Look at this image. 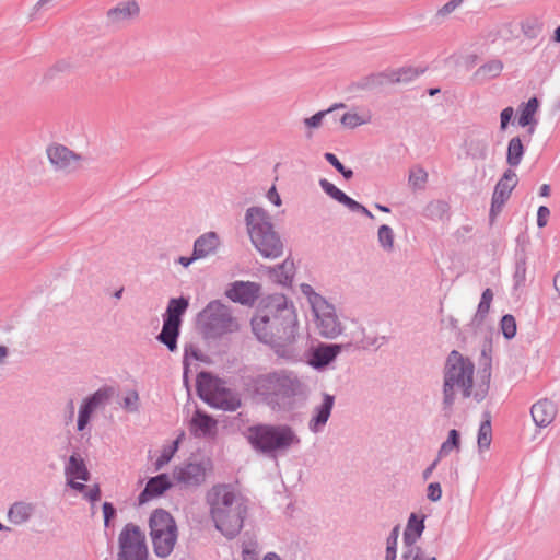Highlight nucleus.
I'll return each mask as SVG.
<instances>
[{
    "label": "nucleus",
    "instance_id": "39",
    "mask_svg": "<svg viewBox=\"0 0 560 560\" xmlns=\"http://www.w3.org/2000/svg\"><path fill=\"white\" fill-rule=\"evenodd\" d=\"M399 536V526H395L387 538L386 557L385 560L396 559L397 540Z\"/></svg>",
    "mask_w": 560,
    "mask_h": 560
},
{
    "label": "nucleus",
    "instance_id": "32",
    "mask_svg": "<svg viewBox=\"0 0 560 560\" xmlns=\"http://www.w3.org/2000/svg\"><path fill=\"white\" fill-rule=\"evenodd\" d=\"M492 441V429L490 420H486L480 424L478 431V447L480 451L488 450Z\"/></svg>",
    "mask_w": 560,
    "mask_h": 560
},
{
    "label": "nucleus",
    "instance_id": "17",
    "mask_svg": "<svg viewBox=\"0 0 560 560\" xmlns=\"http://www.w3.org/2000/svg\"><path fill=\"white\" fill-rule=\"evenodd\" d=\"M259 294V285L249 281H236L226 290V296L233 302L250 305Z\"/></svg>",
    "mask_w": 560,
    "mask_h": 560
},
{
    "label": "nucleus",
    "instance_id": "53",
    "mask_svg": "<svg viewBox=\"0 0 560 560\" xmlns=\"http://www.w3.org/2000/svg\"><path fill=\"white\" fill-rule=\"evenodd\" d=\"M55 0H38L32 8L33 14H37L52 7Z\"/></svg>",
    "mask_w": 560,
    "mask_h": 560
},
{
    "label": "nucleus",
    "instance_id": "36",
    "mask_svg": "<svg viewBox=\"0 0 560 560\" xmlns=\"http://www.w3.org/2000/svg\"><path fill=\"white\" fill-rule=\"evenodd\" d=\"M343 107H345V104H342V103L335 104L332 107H330L327 110L318 112L315 115H313L312 117L305 118L304 124L307 128H318L322 125L323 119L326 116V114L332 112L334 109L343 108Z\"/></svg>",
    "mask_w": 560,
    "mask_h": 560
},
{
    "label": "nucleus",
    "instance_id": "62",
    "mask_svg": "<svg viewBox=\"0 0 560 560\" xmlns=\"http://www.w3.org/2000/svg\"><path fill=\"white\" fill-rule=\"evenodd\" d=\"M436 464H438V460H435L429 468L425 469V471L423 472L424 479H428L430 477V475L434 470Z\"/></svg>",
    "mask_w": 560,
    "mask_h": 560
},
{
    "label": "nucleus",
    "instance_id": "48",
    "mask_svg": "<svg viewBox=\"0 0 560 560\" xmlns=\"http://www.w3.org/2000/svg\"><path fill=\"white\" fill-rule=\"evenodd\" d=\"M139 395L136 390L127 393L124 398V407L130 411H135L138 408Z\"/></svg>",
    "mask_w": 560,
    "mask_h": 560
},
{
    "label": "nucleus",
    "instance_id": "56",
    "mask_svg": "<svg viewBox=\"0 0 560 560\" xmlns=\"http://www.w3.org/2000/svg\"><path fill=\"white\" fill-rule=\"evenodd\" d=\"M103 513H104V523H105V526H108L109 524V520L112 517H114L115 515V509L113 508V505L108 502H105L103 504Z\"/></svg>",
    "mask_w": 560,
    "mask_h": 560
},
{
    "label": "nucleus",
    "instance_id": "54",
    "mask_svg": "<svg viewBox=\"0 0 560 560\" xmlns=\"http://www.w3.org/2000/svg\"><path fill=\"white\" fill-rule=\"evenodd\" d=\"M256 544L246 545L243 548V560H257Z\"/></svg>",
    "mask_w": 560,
    "mask_h": 560
},
{
    "label": "nucleus",
    "instance_id": "41",
    "mask_svg": "<svg viewBox=\"0 0 560 560\" xmlns=\"http://www.w3.org/2000/svg\"><path fill=\"white\" fill-rule=\"evenodd\" d=\"M501 329L506 339L516 335V320L512 315H504L501 320Z\"/></svg>",
    "mask_w": 560,
    "mask_h": 560
},
{
    "label": "nucleus",
    "instance_id": "38",
    "mask_svg": "<svg viewBox=\"0 0 560 560\" xmlns=\"http://www.w3.org/2000/svg\"><path fill=\"white\" fill-rule=\"evenodd\" d=\"M94 410L95 407L85 399L79 411L78 430L82 431L86 427Z\"/></svg>",
    "mask_w": 560,
    "mask_h": 560
},
{
    "label": "nucleus",
    "instance_id": "6",
    "mask_svg": "<svg viewBox=\"0 0 560 560\" xmlns=\"http://www.w3.org/2000/svg\"><path fill=\"white\" fill-rule=\"evenodd\" d=\"M150 536L154 552L159 557H167L177 541V526L173 516L165 510H155L149 520Z\"/></svg>",
    "mask_w": 560,
    "mask_h": 560
},
{
    "label": "nucleus",
    "instance_id": "16",
    "mask_svg": "<svg viewBox=\"0 0 560 560\" xmlns=\"http://www.w3.org/2000/svg\"><path fill=\"white\" fill-rule=\"evenodd\" d=\"M140 15V5L135 0L117 3L106 12V21L112 26L128 25Z\"/></svg>",
    "mask_w": 560,
    "mask_h": 560
},
{
    "label": "nucleus",
    "instance_id": "51",
    "mask_svg": "<svg viewBox=\"0 0 560 560\" xmlns=\"http://www.w3.org/2000/svg\"><path fill=\"white\" fill-rule=\"evenodd\" d=\"M550 211L546 206H540L537 211V225L544 228L548 223Z\"/></svg>",
    "mask_w": 560,
    "mask_h": 560
},
{
    "label": "nucleus",
    "instance_id": "12",
    "mask_svg": "<svg viewBox=\"0 0 560 560\" xmlns=\"http://www.w3.org/2000/svg\"><path fill=\"white\" fill-rule=\"evenodd\" d=\"M200 322L214 334H224L237 329L229 308L219 301L210 302L199 314Z\"/></svg>",
    "mask_w": 560,
    "mask_h": 560
},
{
    "label": "nucleus",
    "instance_id": "46",
    "mask_svg": "<svg viewBox=\"0 0 560 560\" xmlns=\"http://www.w3.org/2000/svg\"><path fill=\"white\" fill-rule=\"evenodd\" d=\"M294 264L293 261L287 259L283 264L278 268V270L282 271L283 278L279 279L280 282L285 283L290 281L293 277Z\"/></svg>",
    "mask_w": 560,
    "mask_h": 560
},
{
    "label": "nucleus",
    "instance_id": "37",
    "mask_svg": "<svg viewBox=\"0 0 560 560\" xmlns=\"http://www.w3.org/2000/svg\"><path fill=\"white\" fill-rule=\"evenodd\" d=\"M378 242L383 248L390 250L394 246V232L388 225L378 229Z\"/></svg>",
    "mask_w": 560,
    "mask_h": 560
},
{
    "label": "nucleus",
    "instance_id": "29",
    "mask_svg": "<svg viewBox=\"0 0 560 560\" xmlns=\"http://www.w3.org/2000/svg\"><path fill=\"white\" fill-rule=\"evenodd\" d=\"M524 155V145L518 137L512 138L508 145L506 162L510 166H517Z\"/></svg>",
    "mask_w": 560,
    "mask_h": 560
},
{
    "label": "nucleus",
    "instance_id": "57",
    "mask_svg": "<svg viewBox=\"0 0 560 560\" xmlns=\"http://www.w3.org/2000/svg\"><path fill=\"white\" fill-rule=\"evenodd\" d=\"M340 203L347 206L352 211H360V209L362 208V205H360L359 202H357L347 195L343 197Z\"/></svg>",
    "mask_w": 560,
    "mask_h": 560
},
{
    "label": "nucleus",
    "instance_id": "58",
    "mask_svg": "<svg viewBox=\"0 0 560 560\" xmlns=\"http://www.w3.org/2000/svg\"><path fill=\"white\" fill-rule=\"evenodd\" d=\"M85 495L93 502L100 500L101 492L98 487L92 488Z\"/></svg>",
    "mask_w": 560,
    "mask_h": 560
},
{
    "label": "nucleus",
    "instance_id": "59",
    "mask_svg": "<svg viewBox=\"0 0 560 560\" xmlns=\"http://www.w3.org/2000/svg\"><path fill=\"white\" fill-rule=\"evenodd\" d=\"M553 287L558 295L560 296V270L553 277Z\"/></svg>",
    "mask_w": 560,
    "mask_h": 560
},
{
    "label": "nucleus",
    "instance_id": "47",
    "mask_svg": "<svg viewBox=\"0 0 560 560\" xmlns=\"http://www.w3.org/2000/svg\"><path fill=\"white\" fill-rule=\"evenodd\" d=\"M522 30L526 36H535L541 30V24L534 20H526L522 24Z\"/></svg>",
    "mask_w": 560,
    "mask_h": 560
},
{
    "label": "nucleus",
    "instance_id": "61",
    "mask_svg": "<svg viewBox=\"0 0 560 560\" xmlns=\"http://www.w3.org/2000/svg\"><path fill=\"white\" fill-rule=\"evenodd\" d=\"M549 194H550V186L548 184L541 185V187H540V195L542 197H548Z\"/></svg>",
    "mask_w": 560,
    "mask_h": 560
},
{
    "label": "nucleus",
    "instance_id": "9",
    "mask_svg": "<svg viewBox=\"0 0 560 560\" xmlns=\"http://www.w3.org/2000/svg\"><path fill=\"white\" fill-rule=\"evenodd\" d=\"M301 291L308 298L319 334L326 338L337 337L341 332V325L334 306L315 293L310 284H302Z\"/></svg>",
    "mask_w": 560,
    "mask_h": 560
},
{
    "label": "nucleus",
    "instance_id": "20",
    "mask_svg": "<svg viewBox=\"0 0 560 560\" xmlns=\"http://www.w3.org/2000/svg\"><path fill=\"white\" fill-rule=\"evenodd\" d=\"M220 238L215 232H207L199 236L194 244V258H205L218 249Z\"/></svg>",
    "mask_w": 560,
    "mask_h": 560
},
{
    "label": "nucleus",
    "instance_id": "2",
    "mask_svg": "<svg viewBox=\"0 0 560 560\" xmlns=\"http://www.w3.org/2000/svg\"><path fill=\"white\" fill-rule=\"evenodd\" d=\"M210 515L215 528L225 537H235L242 529L247 506L230 487L219 485L208 492Z\"/></svg>",
    "mask_w": 560,
    "mask_h": 560
},
{
    "label": "nucleus",
    "instance_id": "33",
    "mask_svg": "<svg viewBox=\"0 0 560 560\" xmlns=\"http://www.w3.org/2000/svg\"><path fill=\"white\" fill-rule=\"evenodd\" d=\"M502 69H503V63L500 60H491V61L482 65L477 70V75H479L483 79L494 78L501 73Z\"/></svg>",
    "mask_w": 560,
    "mask_h": 560
},
{
    "label": "nucleus",
    "instance_id": "50",
    "mask_svg": "<svg viewBox=\"0 0 560 560\" xmlns=\"http://www.w3.org/2000/svg\"><path fill=\"white\" fill-rule=\"evenodd\" d=\"M442 497V489H441V486L439 482H432L428 486V498L433 501V502H436L441 499Z\"/></svg>",
    "mask_w": 560,
    "mask_h": 560
},
{
    "label": "nucleus",
    "instance_id": "25",
    "mask_svg": "<svg viewBox=\"0 0 560 560\" xmlns=\"http://www.w3.org/2000/svg\"><path fill=\"white\" fill-rule=\"evenodd\" d=\"M466 154L474 160H485L488 155V141L478 136L465 140Z\"/></svg>",
    "mask_w": 560,
    "mask_h": 560
},
{
    "label": "nucleus",
    "instance_id": "8",
    "mask_svg": "<svg viewBox=\"0 0 560 560\" xmlns=\"http://www.w3.org/2000/svg\"><path fill=\"white\" fill-rule=\"evenodd\" d=\"M248 442L261 452H271L290 446L294 441L292 431L285 427L254 425L248 428Z\"/></svg>",
    "mask_w": 560,
    "mask_h": 560
},
{
    "label": "nucleus",
    "instance_id": "3",
    "mask_svg": "<svg viewBox=\"0 0 560 560\" xmlns=\"http://www.w3.org/2000/svg\"><path fill=\"white\" fill-rule=\"evenodd\" d=\"M475 365L456 350L451 351L444 366L443 382V406L450 410L459 393L464 398L474 396L477 400L482 399L485 389L474 392Z\"/></svg>",
    "mask_w": 560,
    "mask_h": 560
},
{
    "label": "nucleus",
    "instance_id": "60",
    "mask_svg": "<svg viewBox=\"0 0 560 560\" xmlns=\"http://www.w3.org/2000/svg\"><path fill=\"white\" fill-rule=\"evenodd\" d=\"M198 258H194V255L189 258L187 257H180L179 258V264L183 265L184 267H188L194 260H197Z\"/></svg>",
    "mask_w": 560,
    "mask_h": 560
},
{
    "label": "nucleus",
    "instance_id": "14",
    "mask_svg": "<svg viewBox=\"0 0 560 560\" xmlns=\"http://www.w3.org/2000/svg\"><path fill=\"white\" fill-rule=\"evenodd\" d=\"M517 183L516 173L512 170H506L494 187L490 210L491 217H495L501 211Z\"/></svg>",
    "mask_w": 560,
    "mask_h": 560
},
{
    "label": "nucleus",
    "instance_id": "45",
    "mask_svg": "<svg viewBox=\"0 0 560 560\" xmlns=\"http://www.w3.org/2000/svg\"><path fill=\"white\" fill-rule=\"evenodd\" d=\"M492 299H493V293H492L491 289H486L481 295V301L478 305V313L487 314L489 312Z\"/></svg>",
    "mask_w": 560,
    "mask_h": 560
},
{
    "label": "nucleus",
    "instance_id": "18",
    "mask_svg": "<svg viewBox=\"0 0 560 560\" xmlns=\"http://www.w3.org/2000/svg\"><path fill=\"white\" fill-rule=\"evenodd\" d=\"M557 405L549 399H540L530 408L533 421L539 428H547L556 419Z\"/></svg>",
    "mask_w": 560,
    "mask_h": 560
},
{
    "label": "nucleus",
    "instance_id": "19",
    "mask_svg": "<svg viewBox=\"0 0 560 560\" xmlns=\"http://www.w3.org/2000/svg\"><path fill=\"white\" fill-rule=\"evenodd\" d=\"M66 474L68 477V482L72 488L79 491H82L84 489V485L82 482L75 481H86L89 479V471L80 457L75 455H72L70 457L69 463L66 467Z\"/></svg>",
    "mask_w": 560,
    "mask_h": 560
},
{
    "label": "nucleus",
    "instance_id": "63",
    "mask_svg": "<svg viewBox=\"0 0 560 560\" xmlns=\"http://www.w3.org/2000/svg\"><path fill=\"white\" fill-rule=\"evenodd\" d=\"M552 39L556 43H560V25L555 30Z\"/></svg>",
    "mask_w": 560,
    "mask_h": 560
},
{
    "label": "nucleus",
    "instance_id": "31",
    "mask_svg": "<svg viewBox=\"0 0 560 560\" xmlns=\"http://www.w3.org/2000/svg\"><path fill=\"white\" fill-rule=\"evenodd\" d=\"M184 433L182 432L178 438L173 441L172 444L170 445H166L163 447L162 450V453L160 455V457L156 459V467L158 468H161L163 467L164 465H166L171 459L172 457L175 455V453L177 452L178 450V444L180 443L182 439L184 438Z\"/></svg>",
    "mask_w": 560,
    "mask_h": 560
},
{
    "label": "nucleus",
    "instance_id": "40",
    "mask_svg": "<svg viewBox=\"0 0 560 560\" xmlns=\"http://www.w3.org/2000/svg\"><path fill=\"white\" fill-rule=\"evenodd\" d=\"M428 180V173L421 167L410 171L409 183L416 188H422Z\"/></svg>",
    "mask_w": 560,
    "mask_h": 560
},
{
    "label": "nucleus",
    "instance_id": "4",
    "mask_svg": "<svg viewBox=\"0 0 560 560\" xmlns=\"http://www.w3.org/2000/svg\"><path fill=\"white\" fill-rule=\"evenodd\" d=\"M246 225L252 243L266 258H278L282 255V243L272 229L265 209L252 207L246 212Z\"/></svg>",
    "mask_w": 560,
    "mask_h": 560
},
{
    "label": "nucleus",
    "instance_id": "43",
    "mask_svg": "<svg viewBox=\"0 0 560 560\" xmlns=\"http://www.w3.org/2000/svg\"><path fill=\"white\" fill-rule=\"evenodd\" d=\"M325 159L338 171L340 172L346 179H350L353 175L351 170L345 168V166L340 163L337 156L332 153H325Z\"/></svg>",
    "mask_w": 560,
    "mask_h": 560
},
{
    "label": "nucleus",
    "instance_id": "44",
    "mask_svg": "<svg viewBox=\"0 0 560 560\" xmlns=\"http://www.w3.org/2000/svg\"><path fill=\"white\" fill-rule=\"evenodd\" d=\"M406 560H436L435 557H429L420 548L406 549L404 552Z\"/></svg>",
    "mask_w": 560,
    "mask_h": 560
},
{
    "label": "nucleus",
    "instance_id": "15",
    "mask_svg": "<svg viewBox=\"0 0 560 560\" xmlns=\"http://www.w3.org/2000/svg\"><path fill=\"white\" fill-rule=\"evenodd\" d=\"M212 469L210 459L201 463H189L174 470V479L185 486H197L206 480L207 474Z\"/></svg>",
    "mask_w": 560,
    "mask_h": 560
},
{
    "label": "nucleus",
    "instance_id": "13",
    "mask_svg": "<svg viewBox=\"0 0 560 560\" xmlns=\"http://www.w3.org/2000/svg\"><path fill=\"white\" fill-rule=\"evenodd\" d=\"M47 156L56 171L70 173L75 171L81 156L62 144H51L47 148Z\"/></svg>",
    "mask_w": 560,
    "mask_h": 560
},
{
    "label": "nucleus",
    "instance_id": "26",
    "mask_svg": "<svg viewBox=\"0 0 560 560\" xmlns=\"http://www.w3.org/2000/svg\"><path fill=\"white\" fill-rule=\"evenodd\" d=\"M334 406V397L325 394L323 398V402L320 406L316 409V416L311 420L310 427L313 431H317L320 427L326 424L331 409Z\"/></svg>",
    "mask_w": 560,
    "mask_h": 560
},
{
    "label": "nucleus",
    "instance_id": "28",
    "mask_svg": "<svg viewBox=\"0 0 560 560\" xmlns=\"http://www.w3.org/2000/svg\"><path fill=\"white\" fill-rule=\"evenodd\" d=\"M539 107V102L536 97H532L527 103L521 106V113L518 117V125L526 127L528 125L536 124L535 114Z\"/></svg>",
    "mask_w": 560,
    "mask_h": 560
},
{
    "label": "nucleus",
    "instance_id": "10",
    "mask_svg": "<svg viewBox=\"0 0 560 560\" xmlns=\"http://www.w3.org/2000/svg\"><path fill=\"white\" fill-rule=\"evenodd\" d=\"M188 306L189 301L186 298L171 299L168 302L163 328L158 338L171 351H174L177 347V337L182 323L180 316L186 312Z\"/></svg>",
    "mask_w": 560,
    "mask_h": 560
},
{
    "label": "nucleus",
    "instance_id": "49",
    "mask_svg": "<svg viewBox=\"0 0 560 560\" xmlns=\"http://www.w3.org/2000/svg\"><path fill=\"white\" fill-rule=\"evenodd\" d=\"M464 0H451L446 2L442 8L439 9L438 15L445 18L446 15L451 14L453 11H455Z\"/></svg>",
    "mask_w": 560,
    "mask_h": 560
},
{
    "label": "nucleus",
    "instance_id": "21",
    "mask_svg": "<svg viewBox=\"0 0 560 560\" xmlns=\"http://www.w3.org/2000/svg\"><path fill=\"white\" fill-rule=\"evenodd\" d=\"M170 487L171 482L165 474L151 478L147 482L144 490L139 495L140 503H145L149 500L163 494Z\"/></svg>",
    "mask_w": 560,
    "mask_h": 560
},
{
    "label": "nucleus",
    "instance_id": "52",
    "mask_svg": "<svg viewBox=\"0 0 560 560\" xmlns=\"http://www.w3.org/2000/svg\"><path fill=\"white\" fill-rule=\"evenodd\" d=\"M513 114H514V109L512 107H506V108H504L501 112V116H500L501 124H500V127H501L502 130H504L508 127L511 118L513 117Z\"/></svg>",
    "mask_w": 560,
    "mask_h": 560
},
{
    "label": "nucleus",
    "instance_id": "42",
    "mask_svg": "<svg viewBox=\"0 0 560 560\" xmlns=\"http://www.w3.org/2000/svg\"><path fill=\"white\" fill-rule=\"evenodd\" d=\"M319 184H320V187L323 188V190L327 195H329L331 198H334L335 200H337L339 202H341V200L346 196V194L343 191H341L339 188H337L334 184H331L327 179H322L319 182Z\"/></svg>",
    "mask_w": 560,
    "mask_h": 560
},
{
    "label": "nucleus",
    "instance_id": "22",
    "mask_svg": "<svg viewBox=\"0 0 560 560\" xmlns=\"http://www.w3.org/2000/svg\"><path fill=\"white\" fill-rule=\"evenodd\" d=\"M217 429V421L210 416L196 411L191 418L190 430L196 436H210L214 435Z\"/></svg>",
    "mask_w": 560,
    "mask_h": 560
},
{
    "label": "nucleus",
    "instance_id": "1",
    "mask_svg": "<svg viewBox=\"0 0 560 560\" xmlns=\"http://www.w3.org/2000/svg\"><path fill=\"white\" fill-rule=\"evenodd\" d=\"M259 340L273 347L277 352L295 341L298 317L294 307L283 295L270 298L260 313L252 320Z\"/></svg>",
    "mask_w": 560,
    "mask_h": 560
},
{
    "label": "nucleus",
    "instance_id": "5",
    "mask_svg": "<svg viewBox=\"0 0 560 560\" xmlns=\"http://www.w3.org/2000/svg\"><path fill=\"white\" fill-rule=\"evenodd\" d=\"M248 386L249 390L266 400H272L276 397H290L301 389L300 381L284 372L259 375Z\"/></svg>",
    "mask_w": 560,
    "mask_h": 560
},
{
    "label": "nucleus",
    "instance_id": "23",
    "mask_svg": "<svg viewBox=\"0 0 560 560\" xmlns=\"http://www.w3.org/2000/svg\"><path fill=\"white\" fill-rule=\"evenodd\" d=\"M340 349L339 345H322L313 351L310 363L315 368L325 366L337 357Z\"/></svg>",
    "mask_w": 560,
    "mask_h": 560
},
{
    "label": "nucleus",
    "instance_id": "7",
    "mask_svg": "<svg viewBox=\"0 0 560 560\" xmlns=\"http://www.w3.org/2000/svg\"><path fill=\"white\" fill-rule=\"evenodd\" d=\"M199 396L208 404L224 410H236L241 400L224 383L209 373H200L197 380Z\"/></svg>",
    "mask_w": 560,
    "mask_h": 560
},
{
    "label": "nucleus",
    "instance_id": "64",
    "mask_svg": "<svg viewBox=\"0 0 560 560\" xmlns=\"http://www.w3.org/2000/svg\"><path fill=\"white\" fill-rule=\"evenodd\" d=\"M264 560H281V559H280L276 553L270 552V553H268V555L264 558Z\"/></svg>",
    "mask_w": 560,
    "mask_h": 560
},
{
    "label": "nucleus",
    "instance_id": "35",
    "mask_svg": "<svg viewBox=\"0 0 560 560\" xmlns=\"http://www.w3.org/2000/svg\"><path fill=\"white\" fill-rule=\"evenodd\" d=\"M459 447V434L453 429L448 433V439L441 445L439 451V458L447 456L453 450Z\"/></svg>",
    "mask_w": 560,
    "mask_h": 560
},
{
    "label": "nucleus",
    "instance_id": "27",
    "mask_svg": "<svg viewBox=\"0 0 560 560\" xmlns=\"http://www.w3.org/2000/svg\"><path fill=\"white\" fill-rule=\"evenodd\" d=\"M372 114L370 110H351L346 113L340 121L345 128L353 129L355 127L371 122Z\"/></svg>",
    "mask_w": 560,
    "mask_h": 560
},
{
    "label": "nucleus",
    "instance_id": "24",
    "mask_svg": "<svg viewBox=\"0 0 560 560\" xmlns=\"http://www.w3.org/2000/svg\"><path fill=\"white\" fill-rule=\"evenodd\" d=\"M423 529V520H418L415 514H411L404 533V544L406 549L419 548L415 544L421 537Z\"/></svg>",
    "mask_w": 560,
    "mask_h": 560
},
{
    "label": "nucleus",
    "instance_id": "34",
    "mask_svg": "<svg viewBox=\"0 0 560 560\" xmlns=\"http://www.w3.org/2000/svg\"><path fill=\"white\" fill-rule=\"evenodd\" d=\"M115 394V389L110 386H105L96 390L92 396L86 398V400L92 404L95 409L100 406L104 405L113 395Z\"/></svg>",
    "mask_w": 560,
    "mask_h": 560
},
{
    "label": "nucleus",
    "instance_id": "11",
    "mask_svg": "<svg viewBox=\"0 0 560 560\" xmlns=\"http://www.w3.org/2000/svg\"><path fill=\"white\" fill-rule=\"evenodd\" d=\"M118 540V560H147L145 536L138 526L127 524L119 534Z\"/></svg>",
    "mask_w": 560,
    "mask_h": 560
},
{
    "label": "nucleus",
    "instance_id": "55",
    "mask_svg": "<svg viewBox=\"0 0 560 560\" xmlns=\"http://www.w3.org/2000/svg\"><path fill=\"white\" fill-rule=\"evenodd\" d=\"M268 200L273 203L277 207H280L282 205L281 197L279 192L277 191L276 186L273 185L267 192Z\"/></svg>",
    "mask_w": 560,
    "mask_h": 560
},
{
    "label": "nucleus",
    "instance_id": "30",
    "mask_svg": "<svg viewBox=\"0 0 560 560\" xmlns=\"http://www.w3.org/2000/svg\"><path fill=\"white\" fill-rule=\"evenodd\" d=\"M32 505L27 503H15L9 510V518L14 524H21L28 520L32 514Z\"/></svg>",
    "mask_w": 560,
    "mask_h": 560
}]
</instances>
